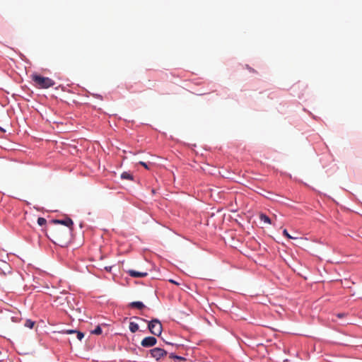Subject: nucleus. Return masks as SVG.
I'll return each mask as SVG.
<instances>
[{
	"label": "nucleus",
	"mask_w": 362,
	"mask_h": 362,
	"mask_svg": "<svg viewBox=\"0 0 362 362\" xmlns=\"http://www.w3.org/2000/svg\"><path fill=\"white\" fill-rule=\"evenodd\" d=\"M32 79L35 86L38 88H48L55 85V82L52 79L37 74L33 75Z\"/></svg>",
	"instance_id": "1"
},
{
	"label": "nucleus",
	"mask_w": 362,
	"mask_h": 362,
	"mask_svg": "<svg viewBox=\"0 0 362 362\" xmlns=\"http://www.w3.org/2000/svg\"><path fill=\"white\" fill-rule=\"evenodd\" d=\"M148 329L151 334L156 336H159L162 333V325L157 319H153L148 322Z\"/></svg>",
	"instance_id": "2"
},
{
	"label": "nucleus",
	"mask_w": 362,
	"mask_h": 362,
	"mask_svg": "<svg viewBox=\"0 0 362 362\" xmlns=\"http://www.w3.org/2000/svg\"><path fill=\"white\" fill-rule=\"evenodd\" d=\"M151 356L157 361L167 355V351L161 348H154L150 350Z\"/></svg>",
	"instance_id": "3"
},
{
	"label": "nucleus",
	"mask_w": 362,
	"mask_h": 362,
	"mask_svg": "<svg viewBox=\"0 0 362 362\" xmlns=\"http://www.w3.org/2000/svg\"><path fill=\"white\" fill-rule=\"evenodd\" d=\"M52 222L54 223L61 224V225H64V226L68 227L69 228V232L73 230L74 222L69 217H66L64 219H54L52 221Z\"/></svg>",
	"instance_id": "4"
},
{
	"label": "nucleus",
	"mask_w": 362,
	"mask_h": 362,
	"mask_svg": "<svg viewBox=\"0 0 362 362\" xmlns=\"http://www.w3.org/2000/svg\"><path fill=\"white\" fill-rule=\"evenodd\" d=\"M157 342V339L154 337H145L141 342V344L144 347H151L154 346Z\"/></svg>",
	"instance_id": "5"
},
{
	"label": "nucleus",
	"mask_w": 362,
	"mask_h": 362,
	"mask_svg": "<svg viewBox=\"0 0 362 362\" xmlns=\"http://www.w3.org/2000/svg\"><path fill=\"white\" fill-rule=\"evenodd\" d=\"M128 274L132 277H135V278L145 277L148 275V273L146 272H137V271H135L133 269L129 270Z\"/></svg>",
	"instance_id": "6"
},
{
	"label": "nucleus",
	"mask_w": 362,
	"mask_h": 362,
	"mask_svg": "<svg viewBox=\"0 0 362 362\" xmlns=\"http://www.w3.org/2000/svg\"><path fill=\"white\" fill-rule=\"evenodd\" d=\"M129 306L132 307V308H135L139 309V310H141V309H143L145 307L144 304L142 302H140V301L132 302L129 304Z\"/></svg>",
	"instance_id": "7"
},
{
	"label": "nucleus",
	"mask_w": 362,
	"mask_h": 362,
	"mask_svg": "<svg viewBox=\"0 0 362 362\" xmlns=\"http://www.w3.org/2000/svg\"><path fill=\"white\" fill-rule=\"evenodd\" d=\"M129 330L132 332V333H134L136 332V331H138L139 329V325L138 324H136V322H131L129 323Z\"/></svg>",
	"instance_id": "8"
},
{
	"label": "nucleus",
	"mask_w": 362,
	"mask_h": 362,
	"mask_svg": "<svg viewBox=\"0 0 362 362\" xmlns=\"http://www.w3.org/2000/svg\"><path fill=\"white\" fill-rule=\"evenodd\" d=\"M121 178L122 179H125V180H133V176L129 173L124 172V173H122L121 174Z\"/></svg>",
	"instance_id": "9"
},
{
	"label": "nucleus",
	"mask_w": 362,
	"mask_h": 362,
	"mask_svg": "<svg viewBox=\"0 0 362 362\" xmlns=\"http://www.w3.org/2000/svg\"><path fill=\"white\" fill-rule=\"evenodd\" d=\"M259 218H260L261 221H264V223H269V224L272 223L271 219L267 215H265L264 214H260Z\"/></svg>",
	"instance_id": "10"
},
{
	"label": "nucleus",
	"mask_w": 362,
	"mask_h": 362,
	"mask_svg": "<svg viewBox=\"0 0 362 362\" xmlns=\"http://www.w3.org/2000/svg\"><path fill=\"white\" fill-rule=\"evenodd\" d=\"M35 325V322L28 319L25 322V327L32 329Z\"/></svg>",
	"instance_id": "11"
},
{
	"label": "nucleus",
	"mask_w": 362,
	"mask_h": 362,
	"mask_svg": "<svg viewBox=\"0 0 362 362\" xmlns=\"http://www.w3.org/2000/svg\"><path fill=\"white\" fill-rule=\"evenodd\" d=\"M170 358H175V359H177V360H179V361H185V358L184 357H182V356H176L173 354H170Z\"/></svg>",
	"instance_id": "12"
},
{
	"label": "nucleus",
	"mask_w": 362,
	"mask_h": 362,
	"mask_svg": "<svg viewBox=\"0 0 362 362\" xmlns=\"http://www.w3.org/2000/svg\"><path fill=\"white\" fill-rule=\"evenodd\" d=\"M47 223V221L45 218H42V217H39L37 218V223L40 225V226H44Z\"/></svg>",
	"instance_id": "13"
},
{
	"label": "nucleus",
	"mask_w": 362,
	"mask_h": 362,
	"mask_svg": "<svg viewBox=\"0 0 362 362\" xmlns=\"http://www.w3.org/2000/svg\"><path fill=\"white\" fill-rule=\"evenodd\" d=\"M94 334H100L102 333V329L100 326H98L94 330L91 332Z\"/></svg>",
	"instance_id": "14"
},
{
	"label": "nucleus",
	"mask_w": 362,
	"mask_h": 362,
	"mask_svg": "<svg viewBox=\"0 0 362 362\" xmlns=\"http://www.w3.org/2000/svg\"><path fill=\"white\" fill-rule=\"evenodd\" d=\"M75 333H76L77 339H78V340H80V341H81V340L83 338V337H84L83 333H82L81 332L76 331Z\"/></svg>",
	"instance_id": "15"
},
{
	"label": "nucleus",
	"mask_w": 362,
	"mask_h": 362,
	"mask_svg": "<svg viewBox=\"0 0 362 362\" xmlns=\"http://www.w3.org/2000/svg\"><path fill=\"white\" fill-rule=\"evenodd\" d=\"M283 234H284V235H285L286 237H287L289 239H293V238L291 235H289V233H288L286 229L284 230Z\"/></svg>",
	"instance_id": "16"
},
{
	"label": "nucleus",
	"mask_w": 362,
	"mask_h": 362,
	"mask_svg": "<svg viewBox=\"0 0 362 362\" xmlns=\"http://www.w3.org/2000/svg\"><path fill=\"white\" fill-rule=\"evenodd\" d=\"M139 163L140 165H141L142 166H144L146 169H149L148 165V164L146 163H144L143 161H140Z\"/></svg>",
	"instance_id": "17"
},
{
	"label": "nucleus",
	"mask_w": 362,
	"mask_h": 362,
	"mask_svg": "<svg viewBox=\"0 0 362 362\" xmlns=\"http://www.w3.org/2000/svg\"><path fill=\"white\" fill-rule=\"evenodd\" d=\"M76 332V330H74V329H67L66 331H64V333L66 334H73V333H75Z\"/></svg>",
	"instance_id": "18"
},
{
	"label": "nucleus",
	"mask_w": 362,
	"mask_h": 362,
	"mask_svg": "<svg viewBox=\"0 0 362 362\" xmlns=\"http://www.w3.org/2000/svg\"><path fill=\"white\" fill-rule=\"evenodd\" d=\"M247 68L248 69V70H249L250 71H251V72H252V73H255V72H256L255 69H252V68L249 67L248 66H247Z\"/></svg>",
	"instance_id": "19"
},
{
	"label": "nucleus",
	"mask_w": 362,
	"mask_h": 362,
	"mask_svg": "<svg viewBox=\"0 0 362 362\" xmlns=\"http://www.w3.org/2000/svg\"><path fill=\"white\" fill-rule=\"evenodd\" d=\"M170 282H171V283H173V284H177V285H178V284H179V283H177V281H174V280H173V279H170Z\"/></svg>",
	"instance_id": "20"
},
{
	"label": "nucleus",
	"mask_w": 362,
	"mask_h": 362,
	"mask_svg": "<svg viewBox=\"0 0 362 362\" xmlns=\"http://www.w3.org/2000/svg\"><path fill=\"white\" fill-rule=\"evenodd\" d=\"M344 315V313H339V314H338V315H337V316H338L339 317H342Z\"/></svg>",
	"instance_id": "21"
},
{
	"label": "nucleus",
	"mask_w": 362,
	"mask_h": 362,
	"mask_svg": "<svg viewBox=\"0 0 362 362\" xmlns=\"http://www.w3.org/2000/svg\"><path fill=\"white\" fill-rule=\"evenodd\" d=\"M105 269H106L107 271H110V268L109 269V268H107V267H105Z\"/></svg>",
	"instance_id": "22"
}]
</instances>
